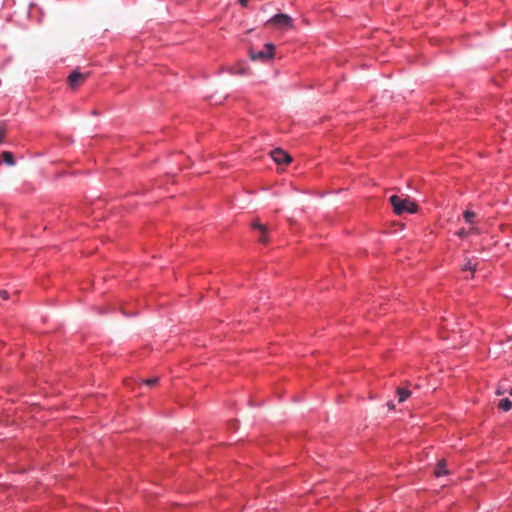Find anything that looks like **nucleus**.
<instances>
[{
  "label": "nucleus",
  "instance_id": "obj_22",
  "mask_svg": "<svg viewBox=\"0 0 512 512\" xmlns=\"http://www.w3.org/2000/svg\"><path fill=\"white\" fill-rule=\"evenodd\" d=\"M509 394L512 396V388L509 390Z\"/></svg>",
  "mask_w": 512,
  "mask_h": 512
},
{
  "label": "nucleus",
  "instance_id": "obj_10",
  "mask_svg": "<svg viewBox=\"0 0 512 512\" xmlns=\"http://www.w3.org/2000/svg\"><path fill=\"white\" fill-rule=\"evenodd\" d=\"M498 408L507 412L509 410H511L512 408V402L510 399L508 398H504V399H501L499 404H498Z\"/></svg>",
  "mask_w": 512,
  "mask_h": 512
},
{
  "label": "nucleus",
  "instance_id": "obj_14",
  "mask_svg": "<svg viewBox=\"0 0 512 512\" xmlns=\"http://www.w3.org/2000/svg\"><path fill=\"white\" fill-rule=\"evenodd\" d=\"M159 379L157 377L148 378L144 380V384L148 387H153L158 383Z\"/></svg>",
  "mask_w": 512,
  "mask_h": 512
},
{
  "label": "nucleus",
  "instance_id": "obj_15",
  "mask_svg": "<svg viewBox=\"0 0 512 512\" xmlns=\"http://www.w3.org/2000/svg\"><path fill=\"white\" fill-rule=\"evenodd\" d=\"M0 298L3 300L9 299V293L6 290H0Z\"/></svg>",
  "mask_w": 512,
  "mask_h": 512
},
{
  "label": "nucleus",
  "instance_id": "obj_3",
  "mask_svg": "<svg viewBox=\"0 0 512 512\" xmlns=\"http://www.w3.org/2000/svg\"><path fill=\"white\" fill-rule=\"evenodd\" d=\"M275 51V46L271 43H268L264 46L263 50L254 52H250V56L253 60H261V61H268L273 58Z\"/></svg>",
  "mask_w": 512,
  "mask_h": 512
},
{
  "label": "nucleus",
  "instance_id": "obj_11",
  "mask_svg": "<svg viewBox=\"0 0 512 512\" xmlns=\"http://www.w3.org/2000/svg\"><path fill=\"white\" fill-rule=\"evenodd\" d=\"M2 159L9 166H13L15 164L14 156L9 151L2 152Z\"/></svg>",
  "mask_w": 512,
  "mask_h": 512
},
{
  "label": "nucleus",
  "instance_id": "obj_19",
  "mask_svg": "<svg viewBox=\"0 0 512 512\" xmlns=\"http://www.w3.org/2000/svg\"><path fill=\"white\" fill-rule=\"evenodd\" d=\"M249 0H239V3L242 5V6H247Z\"/></svg>",
  "mask_w": 512,
  "mask_h": 512
},
{
  "label": "nucleus",
  "instance_id": "obj_2",
  "mask_svg": "<svg viewBox=\"0 0 512 512\" xmlns=\"http://www.w3.org/2000/svg\"><path fill=\"white\" fill-rule=\"evenodd\" d=\"M265 25L274 26L275 28L281 30H288L293 28L294 21L289 15L280 13L270 18Z\"/></svg>",
  "mask_w": 512,
  "mask_h": 512
},
{
  "label": "nucleus",
  "instance_id": "obj_7",
  "mask_svg": "<svg viewBox=\"0 0 512 512\" xmlns=\"http://www.w3.org/2000/svg\"><path fill=\"white\" fill-rule=\"evenodd\" d=\"M434 474L436 477H441L448 474V470L446 469V463L444 460L439 461L435 467Z\"/></svg>",
  "mask_w": 512,
  "mask_h": 512
},
{
  "label": "nucleus",
  "instance_id": "obj_13",
  "mask_svg": "<svg viewBox=\"0 0 512 512\" xmlns=\"http://www.w3.org/2000/svg\"><path fill=\"white\" fill-rule=\"evenodd\" d=\"M135 313L133 311H127L125 309L119 311V314L117 313L116 315H113L112 317L114 318H119V317H131V316H134Z\"/></svg>",
  "mask_w": 512,
  "mask_h": 512
},
{
  "label": "nucleus",
  "instance_id": "obj_20",
  "mask_svg": "<svg viewBox=\"0 0 512 512\" xmlns=\"http://www.w3.org/2000/svg\"><path fill=\"white\" fill-rule=\"evenodd\" d=\"M387 405H388L389 409H394V408H395L394 403H393V402H391V401H390V402H388V403H387Z\"/></svg>",
  "mask_w": 512,
  "mask_h": 512
},
{
  "label": "nucleus",
  "instance_id": "obj_21",
  "mask_svg": "<svg viewBox=\"0 0 512 512\" xmlns=\"http://www.w3.org/2000/svg\"><path fill=\"white\" fill-rule=\"evenodd\" d=\"M439 332H440V334H441V337H442L443 339H446V338H448V336H445V335H444V334H443V333H442L441 331H439Z\"/></svg>",
  "mask_w": 512,
  "mask_h": 512
},
{
  "label": "nucleus",
  "instance_id": "obj_16",
  "mask_svg": "<svg viewBox=\"0 0 512 512\" xmlns=\"http://www.w3.org/2000/svg\"><path fill=\"white\" fill-rule=\"evenodd\" d=\"M5 135H6L5 129L3 127H0V143L3 141Z\"/></svg>",
  "mask_w": 512,
  "mask_h": 512
},
{
  "label": "nucleus",
  "instance_id": "obj_6",
  "mask_svg": "<svg viewBox=\"0 0 512 512\" xmlns=\"http://www.w3.org/2000/svg\"><path fill=\"white\" fill-rule=\"evenodd\" d=\"M252 228L259 230V232H260V236L258 238L259 242L264 243V244L269 242L268 229L265 225L261 224L258 221H254L252 223Z\"/></svg>",
  "mask_w": 512,
  "mask_h": 512
},
{
  "label": "nucleus",
  "instance_id": "obj_18",
  "mask_svg": "<svg viewBox=\"0 0 512 512\" xmlns=\"http://www.w3.org/2000/svg\"><path fill=\"white\" fill-rule=\"evenodd\" d=\"M460 237H465L467 235V232L465 230H460L458 233H457Z\"/></svg>",
  "mask_w": 512,
  "mask_h": 512
},
{
  "label": "nucleus",
  "instance_id": "obj_12",
  "mask_svg": "<svg viewBox=\"0 0 512 512\" xmlns=\"http://www.w3.org/2000/svg\"><path fill=\"white\" fill-rule=\"evenodd\" d=\"M475 216H476V214L470 210H466L463 214L465 221L468 223H472Z\"/></svg>",
  "mask_w": 512,
  "mask_h": 512
},
{
  "label": "nucleus",
  "instance_id": "obj_5",
  "mask_svg": "<svg viewBox=\"0 0 512 512\" xmlns=\"http://www.w3.org/2000/svg\"><path fill=\"white\" fill-rule=\"evenodd\" d=\"M88 75H89V73L84 74L77 70L73 71L68 77L69 86L72 89H76L85 81V79L88 77Z\"/></svg>",
  "mask_w": 512,
  "mask_h": 512
},
{
  "label": "nucleus",
  "instance_id": "obj_9",
  "mask_svg": "<svg viewBox=\"0 0 512 512\" xmlns=\"http://www.w3.org/2000/svg\"><path fill=\"white\" fill-rule=\"evenodd\" d=\"M477 269V262L473 261L472 259H466V262L462 266L463 271H471L474 273Z\"/></svg>",
  "mask_w": 512,
  "mask_h": 512
},
{
  "label": "nucleus",
  "instance_id": "obj_4",
  "mask_svg": "<svg viewBox=\"0 0 512 512\" xmlns=\"http://www.w3.org/2000/svg\"><path fill=\"white\" fill-rule=\"evenodd\" d=\"M270 155L277 164H289L292 161V157L280 148L272 150Z\"/></svg>",
  "mask_w": 512,
  "mask_h": 512
},
{
  "label": "nucleus",
  "instance_id": "obj_1",
  "mask_svg": "<svg viewBox=\"0 0 512 512\" xmlns=\"http://www.w3.org/2000/svg\"><path fill=\"white\" fill-rule=\"evenodd\" d=\"M389 200L394 212L397 215H402L404 213H415L417 211V204L414 201H411L409 198H402L397 195H392Z\"/></svg>",
  "mask_w": 512,
  "mask_h": 512
},
{
  "label": "nucleus",
  "instance_id": "obj_8",
  "mask_svg": "<svg viewBox=\"0 0 512 512\" xmlns=\"http://www.w3.org/2000/svg\"><path fill=\"white\" fill-rule=\"evenodd\" d=\"M396 392L398 395V401L400 403L404 402L411 395V391L408 390L407 388H403V387H398Z\"/></svg>",
  "mask_w": 512,
  "mask_h": 512
},
{
  "label": "nucleus",
  "instance_id": "obj_17",
  "mask_svg": "<svg viewBox=\"0 0 512 512\" xmlns=\"http://www.w3.org/2000/svg\"><path fill=\"white\" fill-rule=\"evenodd\" d=\"M229 426L231 427V429H236V426H237V420H232V421L229 423Z\"/></svg>",
  "mask_w": 512,
  "mask_h": 512
}]
</instances>
